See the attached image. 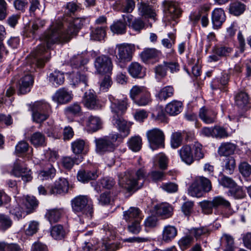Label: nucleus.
I'll use <instances>...</instances> for the list:
<instances>
[{
	"mask_svg": "<svg viewBox=\"0 0 251 251\" xmlns=\"http://www.w3.org/2000/svg\"><path fill=\"white\" fill-rule=\"evenodd\" d=\"M193 153L194 160H200L204 157V153L202 151V145L198 143H196L193 147Z\"/></svg>",
	"mask_w": 251,
	"mask_h": 251,
	"instance_id": "nucleus-61",
	"label": "nucleus"
},
{
	"mask_svg": "<svg viewBox=\"0 0 251 251\" xmlns=\"http://www.w3.org/2000/svg\"><path fill=\"white\" fill-rule=\"evenodd\" d=\"M146 135L150 147L152 150H155L164 147L165 135L162 130L154 128L148 130Z\"/></svg>",
	"mask_w": 251,
	"mask_h": 251,
	"instance_id": "nucleus-8",
	"label": "nucleus"
},
{
	"mask_svg": "<svg viewBox=\"0 0 251 251\" xmlns=\"http://www.w3.org/2000/svg\"><path fill=\"white\" fill-rule=\"evenodd\" d=\"M49 80L55 87L62 85L65 81L64 73L55 70L49 75Z\"/></svg>",
	"mask_w": 251,
	"mask_h": 251,
	"instance_id": "nucleus-32",
	"label": "nucleus"
},
{
	"mask_svg": "<svg viewBox=\"0 0 251 251\" xmlns=\"http://www.w3.org/2000/svg\"><path fill=\"white\" fill-rule=\"evenodd\" d=\"M177 234V230L175 226H166L162 231V240L165 242H170L176 236Z\"/></svg>",
	"mask_w": 251,
	"mask_h": 251,
	"instance_id": "nucleus-29",
	"label": "nucleus"
},
{
	"mask_svg": "<svg viewBox=\"0 0 251 251\" xmlns=\"http://www.w3.org/2000/svg\"><path fill=\"white\" fill-rule=\"evenodd\" d=\"M65 234V230L61 225L52 226L50 230L51 236L55 240H61L64 238Z\"/></svg>",
	"mask_w": 251,
	"mask_h": 251,
	"instance_id": "nucleus-41",
	"label": "nucleus"
},
{
	"mask_svg": "<svg viewBox=\"0 0 251 251\" xmlns=\"http://www.w3.org/2000/svg\"><path fill=\"white\" fill-rule=\"evenodd\" d=\"M154 70L155 73V77L158 81L161 80L167 75V70L166 65L164 64V62L162 64L155 66L154 68Z\"/></svg>",
	"mask_w": 251,
	"mask_h": 251,
	"instance_id": "nucleus-53",
	"label": "nucleus"
},
{
	"mask_svg": "<svg viewBox=\"0 0 251 251\" xmlns=\"http://www.w3.org/2000/svg\"><path fill=\"white\" fill-rule=\"evenodd\" d=\"M237 146L231 142H223L219 146L218 152L220 156H229L234 153Z\"/></svg>",
	"mask_w": 251,
	"mask_h": 251,
	"instance_id": "nucleus-30",
	"label": "nucleus"
},
{
	"mask_svg": "<svg viewBox=\"0 0 251 251\" xmlns=\"http://www.w3.org/2000/svg\"><path fill=\"white\" fill-rule=\"evenodd\" d=\"M245 5L239 2H235L230 4L229 12L235 16H238L243 13L245 10Z\"/></svg>",
	"mask_w": 251,
	"mask_h": 251,
	"instance_id": "nucleus-51",
	"label": "nucleus"
},
{
	"mask_svg": "<svg viewBox=\"0 0 251 251\" xmlns=\"http://www.w3.org/2000/svg\"><path fill=\"white\" fill-rule=\"evenodd\" d=\"M228 195L233 197L235 199H241L246 196V192L243 188L236 184L234 187L229 189Z\"/></svg>",
	"mask_w": 251,
	"mask_h": 251,
	"instance_id": "nucleus-43",
	"label": "nucleus"
},
{
	"mask_svg": "<svg viewBox=\"0 0 251 251\" xmlns=\"http://www.w3.org/2000/svg\"><path fill=\"white\" fill-rule=\"evenodd\" d=\"M99 176V172L97 169L85 170L81 169L77 172V180L82 183H87L90 180L96 179Z\"/></svg>",
	"mask_w": 251,
	"mask_h": 251,
	"instance_id": "nucleus-17",
	"label": "nucleus"
},
{
	"mask_svg": "<svg viewBox=\"0 0 251 251\" xmlns=\"http://www.w3.org/2000/svg\"><path fill=\"white\" fill-rule=\"evenodd\" d=\"M213 52L219 57H227L231 53V48L224 46H216L213 50Z\"/></svg>",
	"mask_w": 251,
	"mask_h": 251,
	"instance_id": "nucleus-47",
	"label": "nucleus"
},
{
	"mask_svg": "<svg viewBox=\"0 0 251 251\" xmlns=\"http://www.w3.org/2000/svg\"><path fill=\"white\" fill-rule=\"evenodd\" d=\"M56 174V170L53 165L50 162L47 163L44 167V170L40 172L39 176L42 179L52 178Z\"/></svg>",
	"mask_w": 251,
	"mask_h": 251,
	"instance_id": "nucleus-36",
	"label": "nucleus"
},
{
	"mask_svg": "<svg viewBox=\"0 0 251 251\" xmlns=\"http://www.w3.org/2000/svg\"><path fill=\"white\" fill-rule=\"evenodd\" d=\"M85 146V142L81 139H77L72 143L71 147L73 152L75 154L82 152Z\"/></svg>",
	"mask_w": 251,
	"mask_h": 251,
	"instance_id": "nucleus-58",
	"label": "nucleus"
},
{
	"mask_svg": "<svg viewBox=\"0 0 251 251\" xmlns=\"http://www.w3.org/2000/svg\"><path fill=\"white\" fill-rule=\"evenodd\" d=\"M112 123L120 132V134L118 133L119 135V138L126 137L129 135L131 125L121 116L113 115Z\"/></svg>",
	"mask_w": 251,
	"mask_h": 251,
	"instance_id": "nucleus-10",
	"label": "nucleus"
},
{
	"mask_svg": "<svg viewBox=\"0 0 251 251\" xmlns=\"http://www.w3.org/2000/svg\"><path fill=\"white\" fill-rule=\"evenodd\" d=\"M45 23L46 22L44 20L39 18L35 19L32 23L30 32L34 36L39 29L44 26Z\"/></svg>",
	"mask_w": 251,
	"mask_h": 251,
	"instance_id": "nucleus-63",
	"label": "nucleus"
},
{
	"mask_svg": "<svg viewBox=\"0 0 251 251\" xmlns=\"http://www.w3.org/2000/svg\"><path fill=\"white\" fill-rule=\"evenodd\" d=\"M63 211L61 209L53 208L47 210L45 218L51 224L57 223L61 218Z\"/></svg>",
	"mask_w": 251,
	"mask_h": 251,
	"instance_id": "nucleus-34",
	"label": "nucleus"
},
{
	"mask_svg": "<svg viewBox=\"0 0 251 251\" xmlns=\"http://www.w3.org/2000/svg\"><path fill=\"white\" fill-rule=\"evenodd\" d=\"M84 22V18H73L67 16L63 18L62 21L53 24L41 38L42 43L31 52V63L35 66L43 67L45 63L50 60L49 50L51 45L70 41L76 35Z\"/></svg>",
	"mask_w": 251,
	"mask_h": 251,
	"instance_id": "nucleus-1",
	"label": "nucleus"
},
{
	"mask_svg": "<svg viewBox=\"0 0 251 251\" xmlns=\"http://www.w3.org/2000/svg\"><path fill=\"white\" fill-rule=\"evenodd\" d=\"M71 81L74 85H78L79 84H83L84 87L88 86V77L84 73L80 72L77 70L73 71L70 76Z\"/></svg>",
	"mask_w": 251,
	"mask_h": 251,
	"instance_id": "nucleus-24",
	"label": "nucleus"
},
{
	"mask_svg": "<svg viewBox=\"0 0 251 251\" xmlns=\"http://www.w3.org/2000/svg\"><path fill=\"white\" fill-rule=\"evenodd\" d=\"M10 213L13 215L17 220L21 219L24 215L26 214V210L23 205H20L17 204L13 205L10 210Z\"/></svg>",
	"mask_w": 251,
	"mask_h": 251,
	"instance_id": "nucleus-50",
	"label": "nucleus"
},
{
	"mask_svg": "<svg viewBox=\"0 0 251 251\" xmlns=\"http://www.w3.org/2000/svg\"><path fill=\"white\" fill-rule=\"evenodd\" d=\"M214 205V208L222 207L225 208H230L231 207L230 202L222 196H217L212 199Z\"/></svg>",
	"mask_w": 251,
	"mask_h": 251,
	"instance_id": "nucleus-54",
	"label": "nucleus"
},
{
	"mask_svg": "<svg viewBox=\"0 0 251 251\" xmlns=\"http://www.w3.org/2000/svg\"><path fill=\"white\" fill-rule=\"evenodd\" d=\"M82 103L89 109H97L100 107L99 99L95 92L92 90L86 92L82 98Z\"/></svg>",
	"mask_w": 251,
	"mask_h": 251,
	"instance_id": "nucleus-12",
	"label": "nucleus"
},
{
	"mask_svg": "<svg viewBox=\"0 0 251 251\" xmlns=\"http://www.w3.org/2000/svg\"><path fill=\"white\" fill-rule=\"evenodd\" d=\"M129 148L134 151H139L142 147V139L139 136H134L130 138L128 142Z\"/></svg>",
	"mask_w": 251,
	"mask_h": 251,
	"instance_id": "nucleus-56",
	"label": "nucleus"
},
{
	"mask_svg": "<svg viewBox=\"0 0 251 251\" xmlns=\"http://www.w3.org/2000/svg\"><path fill=\"white\" fill-rule=\"evenodd\" d=\"M182 110V103L180 101L174 100L168 103L165 107L166 112L171 116H176Z\"/></svg>",
	"mask_w": 251,
	"mask_h": 251,
	"instance_id": "nucleus-31",
	"label": "nucleus"
},
{
	"mask_svg": "<svg viewBox=\"0 0 251 251\" xmlns=\"http://www.w3.org/2000/svg\"><path fill=\"white\" fill-rule=\"evenodd\" d=\"M147 91L144 86L134 85L130 90V97L134 101Z\"/></svg>",
	"mask_w": 251,
	"mask_h": 251,
	"instance_id": "nucleus-44",
	"label": "nucleus"
},
{
	"mask_svg": "<svg viewBox=\"0 0 251 251\" xmlns=\"http://www.w3.org/2000/svg\"><path fill=\"white\" fill-rule=\"evenodd\" d=\"M88 62L87 58H84L81 54L74 55L70 59L71 66L74 68L78 69L83 67Z\"/></svg>",
	"mask_w": 251,
	"mask_h": 251,
	"instance_id": "nucleus-40",
	"label": "nucleus"
},
{
	"mask_svg": "<svg viewBox=\"0 0 251 251\" xmlns=\"http://www.w3.org/2000/svg\"><path fill=\"white\" fill-rule=\"evenodd\" d=\"M235 166V160L233 157L229 156L224 160V168L227 174H232L234 172Z\"/></svg>",
	"mask_w": 251,
	"mask_h": 251,
	"instance_id": "nucleus-49",
	"label": "nucleus"
},
{
	"mask_svg": "<svg viewBox=\"0 0 251 251\" xmlns=\"http://www.w3.org/2000/svg\"><path fill=\"white\" fill-rule=\"evenodd\" d=\"M108 99L111 103L110 107L113 115L122 116L126 111L128 106V99L126 98L119 100L112 95H109Z\"/></svg>",
	"mask_w": 251,
	"mask_h": 251,
	"instance_id": "nucleus-9",
	"label": "nucleus"
},
{
	"mask_svg": "<svg viewBox=\"0 0 251 251\" xmlns=\"http://www.w3.org/2000/svg\"><path fill=\"white\" fill-rule=\"evenodd\" d=\"M69 189V182L64 178H60L56 180L50 189V194H62L66 193Z\"/></svg>",
	"mask_w": 251,
	"mask_h": 251,
	"instance_id": "nucleus-15",
	"label": "nucleus"
},
{
	"mask_svg": "<svg viewBox=\"0 0 251 251\" xmlns=\"http://www.w3.org/2000/svg\"><path fill=\"white\" fill-rule=\"evenodd\" d=\"M100 184L103 188L110 189L112 188L115 184L114 179L111 177H104L101 179L95 186V190L97 192L101 191V187L99 185Z\"/></svg>",
	"mask_w": 251,
	"mask_h": 251,
	"instance_id": "nucleus-37",
	"label": "nucleus"
},
{
	"mask_svg": "<svg viewBox=\"0 0 251 251\" xmlns=\"http://www.w3.org/2000/svg\"><path fill=\"white\" fill-rule=\"evenodd\" d=\"M105 35L106 32L104 27H98L92 30L91 38L94 40L100 41L104 39Z\"/></svg>",
	"mask_w": 251,
	"mask_h": 251,
	"instance_id": "nucleus-52",
	"label": "nucleus"
},
{
	"mask_svg": "<svg viewBox=\"0 0 251 251\" xmlns=\"http://www.w3.org/2000/svg\"><path fill=\"white\" fill-rule=\"evenodd\" d=\"M124 218L128 223L137 219L141 221L142 212L138 207H131L127 210L124 212Z\"/></svg>",
	"mask_w": 251,
	"mask_h": 251,
	"instance_id": "nucleus-22",
	"label": "nucleus"
},
{
	"mask_svg": "<svg viewBox=\"0 0 251 251\" xmlns=\"http://www.w3.org/2000/svg\"><path fill=\"white\" fill-rule=\"evenodd\" d=\"M126 24L121 21L114 22L110 26L111 31L115 34H123L126 32Z\"/></svg>",
	"mask_w": 251,
	"mask_h": 251,
	"instance_id": "nucleus-42",
	"label": "nucleus"
},
{
	"mask_svg": "<svg viewBox=\"0 0 251 251\" xmlns=\"http://www.w3.org/2000/svg\"><path fill=\"white\" fill-rule=\"evenodd\" d=\"M128 72L134 78H143L146 75L144 68L139 63L132 62L128 67Z\"/></svg>",
	"mask_w": 251,
	"mask_h": 251,
	"instance_id": "nucleus-25",
	"label": "nucleus"
},
{
	"mask_svg": "<svg viewBox=\"0 0 251 251\" xmlns=\"http://www.w3.org/2000/svg\"><path fill=\"white\" fill-rule=\"evenodd\" d=\"M225 20L226 16L222 9L216 8L213 10L212 13V22L214 28H220Z\"/></svg>",
	"mask_w": 251,
	"mask_h": 251,
	"instance_id": "nucleus-21",
	"label": "nucleus"
},
{
	"mask_svg": "<svg viewBox=\"0 0 251 251\" xmlns=\"http://www.w3.org/2000/svg\"><path fill=\"white\" fill-rule=\"evenodd\" d=\"M164 8L172 16L173 18L179 17L182 13L178 3L174 1H165L163 2Z\"/></svg>",
	"mask_w": 251,
	"mask_h": 251,
	"instance_id": "nucleus-23",
	"label": "nucleus"
},
{
	"mask_svg": "<svg viewBox=\"0 0 251 251\" xmlns=\"http://www.w3.org/2000/svg\"><path fill=\"white\" fill-rule=\"evenodd\" d=\"M0 251H22V249L17 244L0 242Z\"/></svg>",
	"mask_w": 251,
	"mask_h": 251,
	"instance_id": "nucleus-60",
	"label": "nucleus"
},
{
	"mask_svg": "<svg viewBox=\"0 0 251 251\" xmlns=\"http://www.w3.org/2000/svg\"><path fill=\"white\" fill-rule=\"evenodd\" d=\"M229 134L223 127L215 126L213 132V137L217 138H225L229 136Z\"/></svg>",
	"mask_w": 251,
	"mask_h": 251,
	"instance_id": "nucleus-62",
	"label": "nucleus"
},
{
	"mask_svg": "<svg viewBox=\"0 0 251 251\" xmlns=\"http://www.w3.org/2000/svg\"><path fill=\"white\" fill-rule=\"evenodd\" d=\"M119 4L121 5V11L125 13H131L135 7L134 0H122Z\"/></svg>",
	"mask_w": 251,
	"mask_h": 251,
	"instance_id": "nucleus-59",
	"label": "nucleus"
},
{
	"mask_svg": "<svg viewBox=\"0 0 251 251\" xmlns=\"http://www.w3.org/2000/svg\"><path fill=\"white\" fill-rule=\"evenodd\" d=\"M33 82V76L30 74L25 75L19 80L18 93L25 94L30 92Z\"/></svg>",
	"mask_w": 251,
	"mask_h": 251,
	"instance_id": "nucleus-16",
	"label": "nucleus"
},
{
	"mask_svg": "<svg viewBox=\"0 0 251 251\" xmlns=\"http://www.w3.org/2000/svg\"><path fill=\"white\" fill-rule=\"evenodd\" d=\"M73 97L71 91H69L65 88H61L56 91L52 98L53 101L58 103L65 104L70 102Z\"/></svg>",
	"mask_w": 251,
	"mask_h": 251,
	"instance_id": "nucleus-14",
	"label": "nucleus"
},
{
	"mask_svg": "<svg viewBox=\"0 0 251 251\" xmlns=\"http://www.w3.org/2000/svg\"><path fill=\"white\" fill-rule=\"evenodd\" d=\"M174 93V88L171 86H167L161 89L155 96L160 100H166L172 97Z\"/></svg>",
	"mask_w": 251,
	"mask_h": 251,
	"instance_id": "nucleus-39",
	"label": "nucleus"
},
{
	"mask_svg": "<svg viewBox=\"0 0 251 251\" xmlns=\"http://www.w3.org/2000/svg\"><path fill=\"white\" fill-rule=\"evenodd\" d=\"M95 67L99 74L110 73L113 66L110 58L105 55H101L96 58Z\"/></svg>",
	"mask_w": 251,
	"mask_h": 251,
	"instance_id": "nucleus-11",
	"label": "nucleus"
},
{
	"mask_svg": "<svg viewBox=\"0 0 251 251\" xmlns=\"http://www.w3.org/2000/svg\"><path fill=\"white\" fill-rule=\"evenodd\" d=\"M29 11L31 15L36 16L44 11L45 6L39 0H29Z\"/></svg>",
	"mask_w": 251,
	"mask_h": 251,
	"instance_id": "nucleus-38",
	"label": "nucleus"
},
{
	"mask_svg": "<svg viewBox=\"0 0 251 251\" xmlns=\"http://www.w3.org/2000/svg\"><path fill=\"white\" fill-rule=\"evenodd\" d=\"M133 102L140 106H144L149 104L151 102V94L147 91L141 96L138 97Z\"/></svg>",
	"mask_w": 251,
	"mask_h": 251,
	"instance_id": "nucleus-55",
	"label": "nucleus"
},
{
	"mask_svg": "<svg viewBox=\"0 0 251 251\" xmlns=\"http://www.w3.org/2000/svg\"><path fill=\"white\" fill-rule=\"evenodd\" d=\"M199 115L200 118L205 124L216 122L217 113L212 109L203 106L200 109Z\"/></svg>",
	"mask_w": 251,
	"mask_h": 251,
	"instance_id": "nucleus-19",
	"label": "nucleus"
},
{
	"mask_svg": "<svg viewBox=\"0 0 251 251\" xmlns=\"http://www.w3.org/2000/svg\"><path fill=\"white\" fill-rule=\"evenodd\" d=\"M101 122L99 117L91 116L89 117L87 126L90 130L96 131L101 128Z\"/></svg>",
	"mask_w": 251,
	"mask_h": 251,
	"instance_id": "nucleus-48",
	"label": "nucleus"
},
{
	"mask_svg": "<svg viewBox=\"0 0 251 251\" xmlns=\"http://www.w3.org/2000/svg\"><path fill=\"white\" fill-rule=\"evenodd\" d=\"M138 11L139 14L146 18L154 19L156 16L155 9L151 5L146 3L141 2L138 4Z\"/></svg>",
	"mask_w": 251,
	"mask_h": 251,
	"instance_id": "nucleus-27",
	"label": "nucleus"
},
{
	"mask_svg": "<svg viewBox=\"0 0 251 251\" xmlns=\"http://www.w3.org/2000/svg\"><path fill=\"white\" fill-rule=\"evenodd\" d=\"M119 138V135L116 133H111L107 136L101 138H96V151L100 154L108 152H113L116 149L115 143Z\"/></svg>",
	"mask_w": 251,
	"mask_h": 251,
	"instance_id": "nucleus-5",
	"label": "nucleus"
},
{
	"mask_svg": "<svg viewBox=\"0 0 251 251\" xmlns=\"http://www.w3.org/2000/svg\"><path fill=\"white\" fill-rule=\"evenodd\" d=\"M146 172L143 168L139 169L136 172L135 176L126 175L120 179V184L128 191L141 188L146 178Z\"/></svg>",
	"mask_w": 251,
	"mask_h": 251,
	"instance_id": "nucleus-3",
	"label": "nucleus"
},
{
	"mask_svg": "<svg viewBox=\"0 0 251 251\" xmlns=\"http://www.w3.org/2000/svg\"><path fill=\"white\" fill-rule=\"evenodd\" d=\"M161 54V51L154 48H148L141 53L140 56L144 62L148 63L152 59L158 60Z\"/></svg>",
	"mask_w": 251,
	"mask_h": 251,
	"instance_id": "nucleus-20",
	"label": "nucleus"
},
{
	"mask_svg": "<svg viewBox=\"0 0 251 251\" xmlns=\"http://www.w3.org/2000/svg\"><path fill=\"white\" fill-rule=\"evenodd\" d=\"M23 206L26 210V214L30 213L33 211L38 205V201L33 196H27L23 201Z\"/></svg>",
	"mask_w": 251,
	"mask_h": 251,
	"instance_id": "nucleus-35",
	"label": "nucleus"
},
{
	"mask_svg": "<svg viewBox=\"0 0 251 251\" xmlns=\"http://www.w3.org/2000/svg\"><path fill=\"white\" fill-rule=\"evenodd\" d=\"M239 170L244 177H249L251 174V166L247 162H241L239 165Z\"/></svg>",
	"mask_w": 251,
	"mask_h": 251,
	"instance_id": "nucleus-64",
	"label": "nucleus"
},
{
	"mask_svg": "<svg viewBox=\"0 0 251 251\" xmlns=\"http://www.w3.org/2000/svg\"><path fill=\"white\" fill-rule=\"evenodd\" d=\"M221 243L224 247L225 251H234V239L231 235L226 233L223 234L221 237Z\"/></svg>",
	"mask_w": 251,
	"mask_h": 251,
	"instance_id": "nucleus-33",
	"label": "nucleus"
},
{
	"mask_svg": "<svg viewBox=\"0 0 251 251\" xmlns=\"http://www.w3.org/2000/svg\"><path fill=\"white\" fill-rule=\"evenodd\" d=\"M212 189L211 181L203 176H199L189 186L188 194L193 197L201 198L204 193L209 192Z\"/></svg>",
	"mask_w": 251,
	"mask_h": 251,
	"instance_id": "nucleus-4",
	"label": "nucleus"
},
{
	"mask_svg": "<svg viewBox=\"0 0 251 251\" xmlns=\"http://www.w3.org/2000/svg\"><path fill=\"white\" fill-rule=\"evenodd\" d=\"M12 174L16 177H21L22 180L26 182L32 179L31 171L24 167L23 164L18 161L14 163Z\"/></svg>",
	"mask_w": 251,
	"mask_h": 251,
	"instance_id": "nucleus-13",
	"label": "nucleus"
},
{
	"mask_svg": "<svg viewBox=\"0 0 251 251\" xmlns=\"http://www.w3.org/2000/svg\"><path fill=\"white\" fill-rule=\"evenodd\" d=\"M39 228V223L36 221L29 222L27 226L25 229V234L28 236H32L35 234Z\"/></svg>",
	"mask_w": 251,
	"mask_h": 251,
	"instance_id": "nucleus-57",
	"label": "nucleus"
},
{
	"mask_svg": "<svg viewBox=\"0 0 251 251\" xmlns=\"http://www.w3.org/2000/svg\"><path fill=\"white\" fill-rule=\"evenodd\" d=\"M72 207L74 211L80 217V220L88 221L93 216L94 209L92 201L87 196H78L72 200Z\"/></svg>",
	"mask_w": 251,
	"mask_h": 251,
	"instance_id": "nucleus-2",
	"label": "nucleus"
},
{
	"mask_svg": "<svg viewBox=\"0 0 251 251\" xmlns=\"http://www.w3.org/2000/svg\"><path fill=\"white\" fill-rule=\"evenodd\" d=\"M134 51L135 47L134 45L127 43L116 45L114 55L116 58L117 63L122 66V64L130 61L132 60Z\"/></svg>",
	"mask_w": 251,
	"mask_h": 251,
	"instance_id": "nucleus-7",
	"label": "nucleus"
},
{
	"mask_svg": "<svg viewBox=\"0 0 251 251\" xmlns=\"http://www.w3.org/2000/svg\"><path fill=\"white\" fill-rule=\"evenodd\" d=\"M47 139L44 133L37 131L33 133L30 137V141L35 147H43L47 145Z\"/></svg>",
	"mask_w": 251,
	"mask_h": 251,
	"instance_id": "nucleus-28",
	"label": "nucleus"
},
{
	"mask_svg": "<svg viewBox=\"0 0 251 251\" xmlns=\"http://www.w3.org/2000/svg\"><path fill=\"white\" fill-rule=\"evenodd\" d=\"M248 95L244 92L238 93L235 97L236 104L241 108L244 107L249 102Z\"/></svg>",
	"mask_w": 251,
	"mask_h": 251,
	"instance_id": "nucleus-45",
	"label": "nucleus"
},
{
	"mask_svg": "<svg viewBox=\"0 0 251 251\" xmlns=\"http://www.w3.org/2000/svg\"><path fill=\"white\" fill-rule=\"evenodd\" d=\"M178 152L181 161L186 164L190 165L194 162L193 150L189 145L183 146Z\"/></svg>",
	"mask_w": 251,
	"mask_h": 251,
	"instance_id": "nucleus-18",
	"label": "nucleus"
},
{
	"mask_svg": "<svg viewBox=\"0 0 251 251\" xmlns=\"http://www.w3.org/2000/svg\"><path fill=\"white\" fill-rule=\"evenodd\" d=\"M183 140L182 132L180 131L175 132L171 136V146L174 149H176L182 144Z\"/></svg>",
	"mask_w": 251,
	"mask_h": 251,
	"instance_id": "nucleus-46",
	"label": "nucleus"
},
{
	"mask_svg": "<svg viewBox=\"0 0 251 251\" xmlns=\"http://www.w3.org/2000/svg\"><path fill=\"white\" fill-rule=\"evenodd\" d=\"M154 209L156 213L164 219L168 218L173 215V207L167 203L156 205Z\"/></svg>",
	"mask_w": 251,
	"mask_h": 251,
	"instance_id": "nucleus-26",
	"label": "nucleus"
},
{
	"mask_svg": "<svg viewBox=\"0 0 251 251\" xmlns=\"http://www.w3.org/2000/svg\"><path fill=\"white\" fill-rule=\"evenodd\" d=\"M31 110L33 121L38 124L48 119L51 113L50 105L44 101L35 102L31 107Z\"/></svg>",
	"mask_w": 251,
	"mask_h": 251,
	"instance_id": "nucleus-6",
	"label": "nucleus"
}]
</instances>
